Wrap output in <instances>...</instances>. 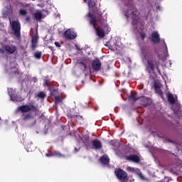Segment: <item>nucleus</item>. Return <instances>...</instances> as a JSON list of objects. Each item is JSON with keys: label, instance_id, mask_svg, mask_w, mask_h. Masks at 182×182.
Returning a JSON list of instances; mask_svg holds the SVG:
<instances>
[{"label": "nucleus", "instance_id": "1", "mask_svg": "<svg viewBox=\"0 0 182 182\" xmlns=\"http://www.w3.org/2000/svg\"><path fill=\"white\" fill-rule=\"evenodd\" d=\"M85 18H87V21L93 28L96 31L97 36L100 37V39H102L105 36H106V33H105V29H107L109 26L105 22V20L102 17V14L100 15L99 18H96L95 14L89 12Z\"/></svg>", "mask_w": 182, "mask_h": 182}, {"label": "nucleus", "instance_id": "2", "mask_svg": "<svg viewBox=\"0 0 182 182\" xmlns=\"http://www.w3.org/2000/svg\"><path fill=\"white\" fill-rule=\"evenodd\" d=\"M17 110L23 113L21 115V120L23 122H28V120L35 119V117L39 113V109L33 105H21L18 107Z\"/></svg>", "mask_w": 182, "mask_h": 182}, {"label": "nucleus", "instance_id": "3", "mask_svg": "<svg viewBox=\"0 0 182 182\" xmlns=\"http://www.w3.org/2000/svg\"><path fill=\"white\" fill-rule=\"evenodd\" d=\"M139 10L136 8V6L131 5L128 9L125 11V16L127 19L131 18L132 22V25L135 26L136 29H137V22H139Z\"/></svg>", "mask_w": 182, "mask_h": 182}, {"label": "nucleus", "instance_id": "4", "mask_svg": "<svg viewBox=\"0 0 182 182\" xmlns=\"http://www.w3.org/2000/svg\"><path fill=\"white\" fill-rule=\"evenodd\" d=\"M146 57L147 58L146 68L149 73L150 72H154V69H156L159 73H160V68H159V63L156 60V58H154V53L151 51H148L146 54Z\"/></svg>", "mask_w": 182, "mask_h": 182}, {"label": "nucleus", "instance_id": "5", "mask_svg": "<svg viewBox=\"0 0 182 182\" xmlns=\"http://www.w3.org/2000/svg\"><path fill=\"white\" fill-rule=\"evenodd\" d=\"M114 174L119 182L129 181V175L127 174V172H126L124 170L120 168H116L114 171Z\"/></svg>", "mask_w": 182, "mask_h": 182}, {"label": "nucleus", "instance_id": "6", "mask_svg": "<svg viewBox=\"0 0 182 182\" xmlns=\"http://www.w3.org/2000/svg\"><path fill=\"white\" fill-rule=\"evenodd\" d=\"M11 31L17 39L21 38V22L19 20L13 21L11 23Z\"/></svg>", "mask_w": 182, "mask_h": 182}, {"label": "nucleus", "instance_id": "7", "mask_svg": "<svg viewBox=\"0 0 182 182\" xmlns=\"http://www.w3.org/2000/svg\"><path fill=\"white\" fill-rule=\"evenodd\" d=\"M63 36L67 41H73V39H76L77 35H76L75 32L70 31V29H68L65 31Z\"/></svg>", "mask_w": 182, "mask_h": 182}, {"label": "nucleus", "instance_id": "8", "mask_svg": "<svg viewBox=\"0 0 182 182\" xmlns=\"http://www.w3.org/2000/svg\"><path fill=\"white\" fill-rule=\"evenodd\" d=\"M92 68L95 72H99L102 68V62L99 58H96L92 62Z\"/></svg>", "mask_w": 182, "mask_h": 182}, {"label": "nucleus", "instance_id": "9", "mask_svg": "<svg viewBox=\"0 0 182 182\" xmlns=\"http://www.w3.org/2000/svg\"><path fill=\"white\" fill-rule=\"evenodd\" d=\"M92 147L94 150H102L103 149V145L102 141L99 139H94L91 141Z\"/></svg>", "mask_w": 182, "mask_h": 182}, {"label": "nucleus", "instance_id": "10", "mask_svg": "<svg viewBox=\"0 0 182 182\" xmlns=\"http://www.w3.org/2000/svg\"><path fill=\"white\" fill-rule=\"evenodd\" d=\"M4 48L6 52L9 53V55H12L15 53V52H16V49H18L16 46H14V45H11V46L4 45Z\"/></svg>", "mask_w": 182, "mask_h": 182}, {"label": "nucleus", "instance_id": "11", "mask_svg": "<svg viewBox=\"0 0 182 182\" xmlns=\"http://www.w3.org/2000/svg\"><path fill=\"white\" fill-rule=\"evenodd\" d=\"M151 41L153 43H160V35L159 32L154 31L151 34Z\"/></svg>", "mask_w": 182, "mask_h": 182}, {"label": "nucleus", "instance_id": "12", "mask_svg": "<svg viewBox=\"0 0 182 182\" xmlns=\"http://www.w3.org/2000/svg\"><path fill=\"white\" fill-rule=\"evenodd\" d=\"M126 160L127 161H133L134 163H140V157L136 154H132L129 156H125Z\"/></svg>", "mask_w": 182, "mask_h": 182}, {"label": "nucleus", "instance_id": "13", "mask_svg": "<svg viewBox=\"0 0 182 182\" xmlns=\"http://www.w3.org/2000/svg\"><path fill=\"white\" fill-rule=\"evenodd\" d=\"M39 39V38L38 37V36H34L32 38L31 40V49L32 50H35V49H36V48H38V40Z\"/></svg>", "mask_w": 182, "mask_h": 182}, {"label": "nucleus", "instance_id": "14", "mask_svg": "<svg viewBox=\"0 0 182 182\" xmlns=\"http://www.w3.org/2000/svg\"><path fill=\"white\" fill-rule=\"evenodd\" d=\"M100 161H101L102 164L107 165L110 161V159H109V156L104 154L100 158Z\"/></svg>", "mask_w": 182, "mask_h": 182}, {"label": "nucleus", "instance_id": "15", "mask_svg": "<svg viewBox=\"0 0 182 182\" xmlns=\"http://www.w3.org/2000/svg\"><path fill=\"white\" fill-rule=\"evenodd\" d=\"M47 156L48 157H66V156L58 151H54L51 152L50 155L47 154Z\"/></svg>", "mask_w": 182, "mask_h": 182}, {"label": "nucleus", "instance_id": "16", "mask_svg": "<svg viewBox=\"0 0 182 182\" xmlns=\"http://www.w3.org/2000/svg\"><path fill=\"white\" fill-rule=\"evenodd\" d=\"M33 16L36 21H42V18H43V14H42V11H37L34 14Z\"/></svg>", "mask_w": 182, "mask_h": 182}, {"label": "nucleus", "instance_id": "17", "mask_svg": "<svg viewBox=\"0 0 182 182\" xmlns=\"http://www.w3.org/2000/svg\"><path fill=\"white\" fill-rule=\"evenodd\" d=\"M166 97L168 99V102L171 104V105H174V103H176V99L174 98V95H173V94L171 93H168L166 95Z\"/></svg>", "mask_w": 182, "mask_h": 182}, {"label": "nucleus", "instance_id": "18", "mask_svg": "<svg viewBox=\"0 0 182 182\" xmlns=\"http://www.w3.org/2000/svg\"><path fill=\"white\" fill-rule=\"evenodd\" d=\"M89 140H90V136L89 135L82 136V141L85 146H87V144H89Z\"/></svg>", "mask_w": 182, "mask_h": 182}, {"label": "nucleus", "instance_id": "19", "mask_svg": "<svg viewBox=\"0 0 182 182\" xmlns=\"http://www.w3.org/2000/svg\"><path fill=\"white\" fill-rule=\"evenodd\" d=\"M129 99H130V100H134V102L139 100V97L136 96V94L133 93V91L131 92V94L129 96Z\"/></svg>", "mask_w": 182, "mask_h": 182}, {"label": "nucleus", "instance_id": "20", "mask_svg": "<svg viewBox=\"0 0 182 182\" xmlns=\"http://www.w3.org/2000/svg\"><path fill=\"white\" fill-rule=\"evenodd\" d=\"M34 57L36 59H41L42 58V51H36L34 53Z\"/></svg>", "mask_w": 182, "mask_h": 182}, {"label": "nucleus", "instance_id": "21", "mask_svg": "<svg viewBox=\"0 0 182 182\" xmlns=\"http://www.w3.org/2000/svg\"><path fill=\"white\" fill-rule=\"evenodd\" d=\"M12 90H14L10 89L9 91V95L11 99L13 100V102L15 100L18 101V99H16V97H15V95L14 93L11 92H12Z\"/></svg>", "mask_w": 182, "mask_h": 182}, {"label": "nucleus", "instance_id": "22", "mask_svg": "<svg viewBox=\"0 0 182 182\" xmlns=\"http://www.w3.org/2000/svg\"><path fill=\"white\" fill-rule=\"evenodd\" d=\"M162 50L164 53H168V48H167V44H166V42H164V45L162 46Z\"/></svg>", "mask_w": 182, "mask_h": 182}, {"label": "nucleus", "instance_id": "23", "mask_svg": "<svg viewBox=\"0 0 182 182\" xmlns=\"http://www.w3.org/2000/svg\"><path fill=\"white\" fill-rule=\"evenodd\" d=\"M37 96L39 99H45V97H46V93H45V92H40L38 93Z\"/></svg>", "mask_w": 182, "mask_h": 182}, {"label": "nucleus", "instance_id": "24", "mask_svg": "<svg viewBox=\"0 0 182 182\" xmlns=\"http://www.w3.org/2000/svg\"><path fill=\"white\" fill-rule=\"evenodd\" d=\"M126 170L129 173H136V168L134 167L127 166Z\"/></svg>", "mask_w": 182, "mask_h": 182}, {"label": "nucleus", "instance_id": "25", "mask_svg": "<svg viewBox=\"0 0 182 182\" xmlns=\"http://www.w3.org/2000/svg\"><path fill=\"white\" fill-rule=\"evenodd\" d=\"M88 6L89 8H95L96 6V3L92 0L88 1Z\"/></svg>", "mask_w": 182, "mask_h": 182}, {"label": "nucleus", "instance_id": "26", "mask_svg": "<svg viewBox=\"0 0 182 182\" xmlns=\"http://www.w3.org/2000/svg\"><path fill=\"white\" fill-rule=\"evenodd\" d=\"M44 85L48 86V87H50L52 86V82L48 79L44 80Z\"/></svg>", "mask_w": 182, "mask_h": 182}, {"label": "nucleus", "instance_id": "27", "mask_svg": "<svg viewBox=\"0 0 182 182\" xmlns=\"http://www.w3.org/2000/svg\"><path fill=\"white\" fill-rule=\"evenodd\" d=\"M19 14L20 15H21L22 16H26V15H28V11L25 9H21L19 10Z\"/></svg>", "mask_w": 182, "mask_h": 182}, {"label": "nucleus", "instance_id": "28", "mask_svg": "<svg viewBox=\"0 0 182 182\" xmlns=\"http://www.w3.org/2000/svg\"><path fill=\"white\" fill-rule=\"evenodd\" d=\"M137 175L139 177V178H141V180L144 181H147V178H145L144 176H143V173H141V172L138 173Z\"/></svg>", "mask_w": 182, "mask_h": 182}, {"label": "nucleus", "instance_id": "29", "mask_svg": "<svg viewBox=\"0 0 182 182\" xmlns=\"http://www.w3.org/2000/svg\"><path fill=\"white\" fill-rule=\"evenodd\" d=\"M67 117H68V119H75V117H76V114H72V113H70V112H68V113L67 114Z\"/></svg>", "mask_w": 182, "mask_h": 182}, {"label": "nucleus", "instance_id": "30", "mask_svg": "<svg viewBox=\"0 0 182 182\" xmlns=\"http://www.w3.org/2000/svg\"><path fill=\"white\" fill-rule=\"evenodd\" d=\"M79 65H81V68H82V66L84 67V72L86 71V69H87V65H86V63L80 61L79 63Z\"/></svg>", "mask_w": 182, "mask_h": 182}, {"label": "nucleus", "instance_id": "31", "mask_svg": "<svg viewBox=\"0 0 182 182\" xmlns=\"http://www.w3.org/2000/svg\"><path fill=\"white\" fill-rule=\"evenodd\" d=\"M74 119H77V120H83V117L82 115L75 114V117Z\"/></svg>", "mask_w": 182, "mask_h": 182}, {"label": "nucleus", "instance_id": "32", "mask_svg": "<svg viewBox=\"0 0 182 182\" xmlns=\"http://www.w3.org/2000/svg\"><path fill=\"white\" fill-rule=\"evenodd\" d=\"M155 91L156 92V93H159V95L163 94V91H161V90L160 88L155 89Z\"/></svg>", "mask_w": 182, "mask_h": 182}, {"label": "nucleus", "instance_id": "33", "mask_svg": "<svg viewBox=\"0 0 182 182\" xmlns=\"http://www.w3.org/2000/svg\"><path fill=\"white\" fill-rule=\"evenodd\" d=\"M140 36H141V39L144 40L146 38V33H141Z\"/></svg>", "mask_w": 182, "mask_h": 182}, {"label": "nucleus", "instance_id": "34", "mask_svg": "<svg viewBox=\"0 0 182 182\" xmlns=\"http://www.w3.org/2000/svg\"><path fill=\"white\" fill-rule=\"evenodd\" d=\"M55 102H62V100L59 97H55Z\"/></svg>", "mask_w": 182, "mask_h": 182}, {"label": "nucleus", "instance_id": "35", "mask_svg": "<svg viewBox=\"0 0 182 182\" xmlns=\"http://www.w3.org/2000/svg\"><path fill=\"white\" fill-rule=\"evenodd\" d=\"M55 46H57V48H60V43H59V42H58V41L55 42Z\"/></svg>", "mask_w": 182, "mask_h": 182}, {"label": "nucleus", "instance_id": "36", "mask_svg": "<svg viewBox=\"0 0 182 182\" xmlns=\"http://www.w3.org/2000/svg\"><path fill=\"white\" fill-rule=\"evenodd\" d=\"M154 89H155V90H156V89H160V86L158 85L157 83H155V84H154Z\"/></svg>", "mask_w": 182, "mask_h": 182}, {"label": "nucleus", "instance_id": "37", "mask_svg": "<svg viewBox=\"0 0 182 182\" xmlns=\"http://www.w3.org/2000/svg\"><path fill=\"white\" fill-rule=\"evenodd\" d=\"M26 22H29L31 21V16L26 17Z\"/></svg>", "mask_w": 182, "mask_h": 182}, {"label": "nucleus", "instance_id": "38", "mask_svg": "<svg viewBox=\"0 0 182 182\" xmlns=\"http://www.w3.org/2000/svg\"><path fill=\"white\" fill-rule=\"evenodd\" d=\"M79 150H80V148H79V149L75 148V153H77V151H79Z\"/></svg>", "mask_w": 182, "mask_h": 182}, {"label": "nucleus", "instance_id": "39", "mask_svg": "<svg viewBox=\"0 0 182 182\" xmlns=\"http://www.w3.org/2000/svg\"><path fill=\"white\" fill-rule=\"evenodd\" d=\"M0 53H5V51L4 50V49L0 48Z\"/></svg>", "mask_w": 182, "mask_h": 182}, {"label": "nucleus", "instance_id": "40", "mask_svg": "<svg viewBox=\"0 0 182 182\" xmlns=\"http://www.w3.org/2000/svg\"><path fill=\"white\" fill-rule=\"evenodd\" d=\"M156 9H160V6H156Z\"/></svg>", "mask_w": 182, "mask_h": 182}, {"label": "nucleus", "instance_id": "41", "mask_svg": "<svg viewBox=\"0 0 182 182\" xmlns=\"http://www.w3.org/2000/svg\"><path fill=\"white\" fill-rule=\"evenodd\" d=\"M49 49H52V46H49Z\"/></svg>", "mask_w": 182, "mask_h": 182}]
</instances>
